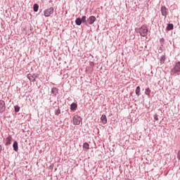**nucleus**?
<instances>
[{"mask_svg":"<svg viewBox=\"0 0 180 180\" xmlns=\"http://www.w3.org/2000/svg\"><path fill=\"white\" fill-rule=\"evenodd\" d=\"M73 124L76 126H79L81 124V122H82V118L78 115H75L72 118Z\"/></svg>","mask_w":180,"mask_h":180,"instance_id":"7ed1b4c3","label":"nucleus"},{"mask_svg":"<svg viewBox=\"0 0 180 180\" xmlns=\"http://www.w3.org/2000/svg\"><path fill=\"white\" fill-rule=\"evenodd\" d=\"M13 148L14 151H18V150L19 148L18 141H14V143L13 144Z\"/></svg>","mask_w":180,"mask_h":180,"instance_id":"9b49d317","label":"nucleus"},{"mask_svg":"<svg viewBox=\"0 0 180 180\" xmlns=\"http://www.w3.org/2000/svg\"><path fill=\"white\" fill-rule=\"evenodd\" d=\"M75 23L77 26H81V25H82V20H81L80 18H77L75 20Z\"/></svg>","mask_w":180,"mask_h":180,"instance_id":"ddd939ff","label":"nucleus"},{"mask_svg":"<svg viewBox=\"0 0 180 180\" xmlns=\"http://www.w3.org/2000/svg\"><path fill=\"white\" fill-rule=\"evenodd\" d=\"M154 120H155V121L158 120V115L155 114L154 115Z\"/></svg>","mask_w":180,"mask_h":180,"instance_id":"393cba45","label":"nucleus"},{"mask_svg":"<svg viewBox=\"0 0 180 180\" xmlns=\"http://www.w3.org/2000/svg\"><path fill=\"white\" fill-rule=\"evenodd\" d=\"M51 168H53V166H50Z\"/></svg>","mask_w":180,"mask_h":180,"instance_id":"c85d7f7f","label":"nucleus"},{"mask_svg":"<svg viewBox=\"0 0 180 180\" xmlns=\"http://www.w3.org/2000/svg\"><path fill=\"white\" fill-rule=\"evenodd\" d=\"M96 20V17L91 15L87 19V26L88 25H94L95 23V21Z\"/></svg>","mask_w":180,"mask_h":180,"instance_id":"423d86ee","label":"nucleus"},{"mask_svg":"<svg viewBox=\"0 0 180 180\" xmlns=\"http://www.w3.org/2000/svg\"><path fill=\"white\" fill-rule=\"evenodd\" d=\"M139 32L140 36L142 37H146L147 34H148V28L146 25H142L141 27L139 28L138 30H136V32Z\"/></svg>","mask_w":180,"mask_h":180,"instance_id":"f03ea898","label":"nucleus"},{"mask_svg":"<svg viewBox=\"0 0 180 180\" xmlns=\"http://www.w3.org/2000/svg\"><path fill=\"white\" fill-rule=\"evenodd\" d=\"M27 77L28 79L32 82H34L36 81V78H37V76L32 75V74H28Z\"/></svg>","mask_w":180,"mask_h":180,"instance_id":"6e6552de","label":"nucleus"},{"mask_svg":"<svg viewBox=\"0 0 180 180\" xmlns=\"http://www.w3.org/2000/svg\"><path fill=\"white\" fill-rule=\"evenodd\" d=\"M140 91H141V89H140V86H138L135 90V93H136V95H137V96H140Z\"/></svg>","mask_w":180,"mask_h":180,"instance_id":"dca6fc26","label":"nucleus"},{"mask_svg":"<svg viewBox=\"0 0 180 180\" xmlns=\"http://www.w3.org/2000/svg\"><path fill=\"white\" fill-rule=\"evenodd\" d=\"M180 73V61L176 63L174 67L171 69V75L176 76L179 75Z\"/></svg>","mask_w":180,"mask_h":180,"instance_id":"f257e3e1","label":"nucleus"},{"mask_svg":"<svg viewBox=\"0 0 180 180\" xmlns=\"http://www.w3.org/2000/svg\"><path fill=\"white\" fill-rule=\"evenodd\" d=\"M101 122L103 124H106L108 123V118H106V115H103L101 117Z\"/></svg>","mask_w":180,"mask_h":180,"instance_id":"9d476101","label":"nucleus"},{"mask_svg":"<svg viewBox=\"0 0 180 180\" xmlns=\"http://www.w3.org/2000/svg\"><path fill=\"white\" fill-rule=\"evenodd\" d=\"M165 41V39L164 38H161V39H160V44H161L162 46H163Z\"/></svg>","mask_w":180,"mask_h":180,"instance_id":"5701e85b","label":"nucleus"},{"mask_svg":"<svg viewBox=\"0 0 180 180\" xmlns=\"http://www.w3.org/2000/svg\"><path fill=\"white\" fill-rule=\"evenodd\" d=\"M14 110L16 113H18V112H19L20 110V107H19V105H15L14 107Z\"/></svg>","mask_w":180,"mask_h":180,"instance_id":"4be33fe9","label":"nucleus"},{"mask_svg":"<svg viewBox=\"0 0 180 180\" xmlns=\"http://www.w3.org/2000/svg\"><path fill=\"white\" fill-rule=\"evenodd\" d=\"M51 92L53 95H57V94H58V89H57L56 87H53L51 89Z\"/></svg>","mask_w":180,"mask_h":180,"instance_id":"2eb2a0df","label":"nucleus"},{"mask_svg":"<svg viewBox=\"0 0 180 180\" xmlns=\"http://www.w3.org/2000/svg\"><path fill=\"white\" fill-rule=\"evenodd\" d=\"M77 108H78V105H77V103H72L71 105H70V109L72 110H77Z\"/></svg>","mask_w":180,"mask_h":180,"instance_id":"4468645a","label":"nucleus"},{"mask_svg":"<svg viewBox=\"0 0 180 180\" xmlns=\"http://www.w3.org/2000/svg\"><path fill=\"white\" fill-rule=\"evenodd\" d=\"M12 136H8L6 139V146H11V144H12Z\"/></svg>","mask_w":180,"mask_h":180,"instance_id":"1a4fd4ad","label":"nucleus"},{"mask_svg":"<svg viewBox=\"0 0 180 180\" xmlns=\"http://www.w3.org/2000/svg\"><path fill=\"white\" fill-rule=\"evenodd\" d=\"M150 94H151V90L148 87L145 91V95L150 96Z\"/></svg>","mask_w":180,"mask_h":180,"instance_id":"6ab92c4d","label":"nucleus"},{"mask_svg":"<svg viewBox=\"0 0 180 180\" xmlns=\"http://www.w3.org/2000/svg\"><path fill=\"white\" fill-rule=\"evenodd\" d=\"M33 11H34V12H37V11H39V4H34Z\"/></svg>","mask_w":180,"mask_h":180,"instance_id":"a211bd4d","label":"nucleus"},{"mask_svg":"<svg viewBox=\"0 0 180 180\" xmlns=\"http://www.w3.org/2000/svg\"><path fill=\"white\" fill-rule=\"evenodd\" d=\"M5 109H6V106L5 105V101L3 100H0V113H4V112H5Z\"/></svg>","mask_w":180,"mask_h":180,"instance_id":"0eeeda50","label":"nucleus"},{"mask_svg":"<svg viewBox=\"0 0 180 180\" xmlns=\"http://www.w3.org/2000/svg\"><path fill=\"white\" fill-rule=\"evenodd\" d=\"M81 20H82V23H84V25H86V26H87L88 20H86V16L83 15L81 18Z\"/></svg>","mask_w":180,"mask_h":180,"instance_id":"f8f14e48","label":"nucleus"},{"mask_svg":"<svg viewBox=\"0 0 180 180\" xmlns=\"http://www.w3.org/2000/svg\"><path fill=\"white\" fill-rule=\"evenodd\" d=\"M1 153H2V146L1 145H0V154H1Z\"/></svg>","mask_w":180,"mask_h":180,"instance_id":"bb28decb","label":"nucleus"},{"mask_svg":"<svg viewBox=\"0 0 180 180\" xmlns=\"http://www.w3.org/2000/svg\"><path fill=\"white\" fill-rule=\"evenodd\" d=\"M53 13H54V8L53 7L47 8L44 11V15L46 18H49V16H50L51 15H53Z\"/></svg>","mask_w":180,"mask_h":180,"instance_id":"20e7f679","label":"nucleus"},{"mask_svg":"<svg viewBox=\"0 0 180 180\" xmlns=\"http://www.w3.org/2000/svg\"><path fill=\"white\" fill-rule=\"evenodd\" d=\"M160 12L162 16L167 18V15H168V8L165 6H162L160 8Z\"/></svg>","mask_w":180,"mask_h":180,"instance_id":"39448f33","label":"nucleus"},{"mask_svg":"<svg viewBox=\"0 0 180 180\" xmlns=\"http://www.w3.org/2000/svg\"><path fill=\"white\" fill-rule=\"evenodd\" d=\"M165 60H166L165 55L162 56L160 58V63L162 64H164V63H165Z\"/></svg>","mask_w":180,"mask_h":180,"instance_id":"aec40b11","label":"nucleus"},{"mask_svg":"<svg viewBox=\"0 0 180 180\" xmlns=\"http://www.w3.org/2000/svg\"><path fill=\"white\" fill-rule=\"evenodd\" d=\"M174 30V24H168L167 27V30Z\"/></svg>","mask_w":180,"mask_h":180,"instance_id":"f3484780","label":"nucleus"},{"mask_svg":"<svg viewBox=\"0 0 180 180\" xmlns=\"http://www.w3.org/2000/svg\"><path fill=\"white\" fill-rule=\"evenodd\" d=\"M91 67H94L95 65V63L94 62L90 63Z\"/></svg>","mask_w":180,"mask_h":180,"instance_id":"a878e982","label":"nucleus"},{"mask_svg":"<svg viewBox=\"0 0 180 180\" xmlns=\"http://www.w3.org/2000/svg\"><path fill=\"white\" fill-rule=\"evenodd\" d=\"M51 168H53V166H50Z\"/></svg>","mask_w":180,"mask_h":180,"instance_id":"cd10ccee","label":"nucleus"},{"mask_svg":"<svg viewBox=\"0 0 180 180\" xmlns=\"http://www.w3.org/2000/svg\"><path fill=\"white\" fill-rule=\"evenodd\" d=\"M61 113V110H60V108H58L56 111V112H55V114L57 115V116H58V115H60Z\"/></svg>","mask_w":180,"mask_h":180,"instance_id":"b1692460","label":"nucleus"},{"mask_svg":"<svg viewBox=\"0 0 180 180\" xmlns=\"http://www.w3.org/2000/svg\"><path fill=\"white\" fill-rule=\"evenodd\" d=\"M83 148H86V150H89V143H84L83 144Z\"/></svg>","mask_w":180,"mask_h":180,"instance_id":"412c9836","label":"nucleus"}]
</instances>
